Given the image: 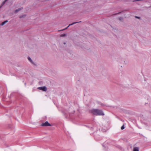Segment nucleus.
I'll list each match as a JSON object with an SVG mask.
<instances>
[{
	"label": "nucleus",
	"instance_id": "1",
	"mask_svg": "<svg viewBox=\"0 0 151 151\" xmlns=\"http://www.w3.org/2000/svg\"><path fill=\"white\" fill-rule=\"evenodd\" d=\"M91 112L93 115L96 116H103L104 115L101 110L97 109H93L91 110Z\"/></svg>",
	"mask_w": 151,
	"mask_h": 151
},
{
	"label": "nucleus",
	"instance_id": "2",
	"mask_svg": "<svg viewBox=\"0 0 151 151\" xmlns=\"http://www.w3.org/2000/svg\"><path fill=\"white\" fill-rule=\"evenodd\" d=\"M41 126H52L47 121L46 122H45L44 123H42Z\"/></svg>",
	"mask_w": 151,
	"mask_h": 151
},
{
	"label": "nucleus",
	"instance_id": "3",
	"mask_svg": "<svg viewBox=\"0 0 151 151\" xmlns=\"http://www.w3.org/2000/svg\"><path fill=\"white\" fill-rule=\"evenodd\" d=\"M38 89L44 91H46L47 90V89L45 86L40 87L38 88Z\"/></svg>",
	"mask_w": 151,
	"mask_h": 151
},
{
	"label": "nucleus",
	"instance_id": "4",
	"mask_svg": "<svg viewBox=\"0 0 151 151\" xmlns=\"http://www.w3.org/2000/svg\"><path fill=\"white\" fill-rule=\"evenodd\" d=\"M27 58L30 61V62H31L32 64H33V65L35 66L36 65V64L31 59V58L29 57H28Z\"/></svg>",
	"mask_w": 151,
	"mask_h": 151
},
{
	"label": "nucleus",
	"instance_id": "5",
	"mask_svg": "<svg viewBox=\"0 0 151 151\" xmlns=\"http://www.w3.org/2000/svg\"><path fill=\"white\" fill-rule=\"evenodd\" d=\"M22 9H23V8L22 7H21V8H19L16 9L15 11V12L16 13H17L18 12H19L20 10H21Z\"/></svg>",
	"mask_w": 151,
	"mask_h": 151
},
{
	"label": "nucleus",
	"instance_id": "6",
	"mask_svg": "<svg viewBox=\"0 0 151 151\" xmlns=\"http://www.w3.org/2000/svg\"><path fill=\"white\" fill-rule=\"evenodd\" d=\"M133 151H139V149L138 147H135L133 148Z\"/></svg>",
	"mask_w": 151,
	"mask_h": 151
},
{
	"label": "nucleus",
	"instance_id": "7",
	"mask_svg": "<svg viewBox=\"0 0 151 151\" xmlns=\"http://www.w3.org/2000/svg\"><path fill=\"white\" fill-rule=\"evenodd\" d=\"M8 22V21L7 20H6L4 22H2L1 23V25H4L5 23H6V22Z\"/></svg>",
	"mask_w": 151,
	"mask_h": 151
},
{
	"label": "nucleus",
	"instance_id": "8",
	"mask_svg": "<svg viewBox=\"0 0 151 151\" xmlns=\"http://www.w3.org/2000/svg\"><path fill=\"white\" fill-rule=\"evenodd\" d=\"M73 22L71 24H69V26H71V25H73L75 24H76L77 23H79V22Z\"/></svg>",
	"mask_w": 151,
	"mask_h": 151
},
{
	"label": "nucleus",
	"instance_id": "9",
	"mask_svg": "<svg viewBox=\"0 0 151 151\" xmlns=\"http://www.w3.org/2000/svg\"><path fill=\"white\" fill-rule=\"evenodd\" d=\"M26 16V15H22L20 16L19 17L20 18H22V17H24Z\"/></svg>",
	"mask_w": 151,
	"mask_h": 151
},
{
	"label": "nucleus",
	"instance_id": "10",
	"mask_svg": "<svg viewBox=\"0 0 151 151\" xmlns=\"http://www.w3.org/2000/svg\"><path fill=\"white\" fill-rule=\"evenodd\" d=\"M66 35L65 34L61 35L60 36L61 37H64L66 36Z\"/></svg>",
	"mask_w": 151,
	"mask_h": 151
},
{
	"label": "nucleus",
	"instance_id": "11",
	"mask_svg": "<svg viewBox=\"0 0 151 151\" xmlns=\"http://www.w3.org/2000/svg\"><path fill=\"white\" fill-rule=\"evenodd\" d=\"M5 4L3 2L1 5L0 6V9L3 6V5Z\"/></svg>",
	"mask_w": 151,
	"mask_h": 151
},
{
	"label": "nucleus",
	"instance_id": "12",
	"mask_svg": "<svg viewBox=\"0 0 151 151\" xmlns=\"http://www.w3.org/2000/svg\"><path fill=\"white\" fill-rule=\"evenodd\" d=\"M124 125H123L121 127V129H122V130H123V129H124Z\"/></svg>",
	"mask_w": 151,
	"mask_h": 151
},
{
	"label": "nucleus",
	"instance_id": "13",
	"mask_svg": "<svg viewBox=\"0 0 151 151\" xmlns=\"http://www.w3.org/2000/svg\"><path fill=\"white\" fill-rule=\"evenodd\" d=\"M8 0H5L3 2L5 4V3Z\"/></svg>",
	"mask_w": 151,
	"mask_h": 151
},
{
	"label": "nucleus",
	"instance_id": "14",
	"mask_svg": "<svg viewBox=\"0 0 151 151\" xmlns=\"http://www.w3.org/2000/svg\"><path fill=\"white\" fill-rule=\"evenodd\" d=\"M119 19L120 20H122V17H120L119 18Z\"/></svg>",
	"mask_w": 151,
	"mask_h": 151
},
{
	"label": "nucleus",
	"instance_id": "15",
	"mask_svg": "<svg viewBox=\"0 0 151 151\" xmlns=\"http://www.w3.org/2000/svg\"><path fill=\"white\" fill-rule=\"evenodd\" d=\"M67 29V28H66H66L62 30L61 31L64 30L66 29Z\"/></svg>",
	"mask_w": 151,
	"mask_h": 151
},
{
	"label": "nucleus",
	"instance_id": "16",
	"mask_svg": "<svg viewBox=\"0 0 151 151\" xmlns=\"http://www.w3.org/2000/svg\"><path fill=\"white\" fill-rule=\"evenodd\" d=\"M70 26H69V25L66 27V28H68Z\"/></svg>",
	"mask_w": 151,
	"mask_h": 151
},
{
	"label": "nucleus",
	"instance_id": "17",
	"mask_svg": "<svg viewBox=\"0 0 151 151\" xmlns=\"http://www.w3.org/2000/svg\"><path fill=\"white\" fill-rule=\"evenodd\" d=\"M137 17V18H138V19L140 18V17Z\"/></svg>",
	"mask_w": 151,
	"mask_h": 151
},
{
	"label": "nucleus",
	"instance_id": "18",
	"mask_svg": "<svg viewBox=\"0 0 151 151\" xmlns=\"http://www.w3.org/2000/svg\"><path fill=\"white\" fill-rule=\"evenodd\" d=\"M63 44H65H65H66V43H65V42H64V43H63Z\"/></svg>",
	"mask_w": 151,
	"mask_h": 151
}]
</instances>
